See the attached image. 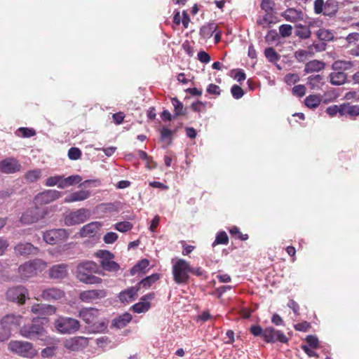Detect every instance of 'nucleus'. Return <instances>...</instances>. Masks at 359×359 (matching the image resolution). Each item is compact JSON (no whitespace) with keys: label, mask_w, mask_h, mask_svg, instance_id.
Returning a JSON list of instances; mask_svg holds the SVG:
<instances>
[{"label":"nucleus","mask_w":359,"mask_h":359,"mask_svg":"<svg viewBox=\"0 0 359 359\" xmlns=\"http://www.w3.org/2000/svg\"><path fill=\"white\" fill-rule=\"evenodd\" d=\"M44 215L45 213L41 212L36 205L35 207L29 208L23 212L20 221L23 224H32L43 218Z\"/></svg>","instance_id":"2eb2a0df"},{"label":"nucleus","mask_w":359,"mask_h":359,"mask_svg":"<svg viewBox=\"0 0 359 359\" xmlns=\"http://www.w3.org/2000/svg\"><path fill=\"white\" fill-rule=\"evenodd\" d=\"M348 115L350 116H356L359 115V106L351 105L349 103L342 104L341 116Z\"/></svg>","instance_id":"473e14b6"},{"label":"nucleus","mask_w":359,"mask_h":359,"mask_svg":"<svg viewBox=\"0 0 359 359\" xmlns=\"http://www.w3.org/2000/svg\"><path fill=\"white\" fill-rule=\"evenodd\" d=\"M100 311L95 308H83L79 311V316L87 324L92 325L93 331L100 332L106 329L107 323L104 321L97 323Z\"/></svg>","instance_id":"39448f33"},{"label":"nucleus","mask_w":359,"mask_h":359,"mask_svg":"<svg viewBox=\"0 0 359 359\" xmlns=\"http://www.w3.org/2000/svg\"><path fill=\"white\" fill-rule=\"evenodd\" d=\"M353 65V64L351 61L337 60L333 62L332 69L335 72H343L351 69Z\"/></svg>","instance_id":"f704fd0d"},{"label":"nucleus","mask_w":359,"mask_h":359,"mask_svg":"<svg viewBox=\"0 0 359 359\" xmlns=\"http://www.w3.org/2000/svg\"><path fill=\"white\" fill-rule=\"evenodd\" d=\"M295 34L301 39H308L310 37L311 31L306 26L298 25Z\"/></svg>","instance_id":"09e8293b"},{"label":"nucleus","mask_w":359,"mask_h":359,"mask_svg":"<svg viewBox=\"0 0 359 359\" xmlns=\"http://www.w3.org/2000/svg\"><path fill=\"white\" fill-rule=\"evenodd\" d=\"M198 59L202 63L207 64L210 61V56L205 51H200L198 53Z\"/></svg>","instance_id":"774afa93"},{"label":"nucleus","mask_w":359,"mask_h":359,"mask_svg":"<svg viewBox=\"0 0 359 359\" xmlns=\"http://www.w3.org/2000/svg\"><path fill=\"white\" fill-rule=\"evenodd\" d=\"M229 242V237L225 231L219 232L215 238V241L212 243V247L217 245H226Z\"/></svg>","instance_id":"c03bdc74"},{"label":"nucleus","mask_w":359,"mask_h":359,"mask_svg":"<svg viewBox=\"0 0 359 359\" xmlns=\"http://www.w3.org/2000/svg\"><path fill=\"white\" fill-rule=\"evenodd\" d=\"M172 104L175 109V116H181L185 114V110L184 109V106L182 102H181L177 97L172 98Z\"/></svg>","instance_id":"79ce46f5"},{"label":"nucleus","mask_w":359,"mask_h":359,"mask_svg":"<svg viewBox=\"0 0 359 359\" xmlns=\"http://www.w3.org/2000/svg\"><path fill=\"white\" fill-rule=\"evenodd\" d=\"M90 196V191L89 190H79L72 192L67 196L64 199V202L66 203H70L74 202L83 201L88 198Z\"/></svg>","instance_id":"b1692460"},{"label":"nucleus","mask_w":359,"mask_h":359,"mask_svg":"<svg viewBox=\"0 0 359 359\" xmlns=\"http://www.w3.org/2000/svg\"><path fill=\"white\" fill-rule=\"evenodd\" d=\"M175 131L171 130L170 129L163 127L161 130V139L163 141H165L168 139L170 140V142H171V136Z\"/></svg>","instance_id":"13d9d810"},{"label":"nucleus","mask_w":359,"mask_h":359,"mask_svg":"<svg viewBox=\"0 0 359 359\" xmlns=\"http://www.w3.org/2000/svg\"><path fill=\"white\" fill-rule=\"evenodd\" d=\"M61 196V192L57 190L48 189L38 194L34 197V203L39 205H46L50 203Z\"/></svg>","instance_id":"4468645a"},{"label":"nucleus","mask_w":359,"mask_h":359,"mask_svg":"<svg viewBox=\"0 0 359 359\" xmlns=\"http://www.w3.org/2000/svg\"><path fill=\"white\" fill-rule=\"evenodd\" d=\"M11 336V332H10L9 330L5 328L1 325L0 327V342L5 341L8 340Z\"/></svg>","instance_id":"0e129e2a"},{"label":"nucleus","mask_w":359,"mask_h":359,"mask_svg":"<svg viewBox=\"0 0 359 359\" xmlns=\"http://www.w3.org/2000/svg\"><path fill=\"white\" fill-rule=\"evenodd\" d=\"M287 21L295 22L303 19V13L294 8H288L283 14Z\"/></svg>","instance_id":"c85d7f7f"},{"label":"nucleus","mask_w":359,"mask_h":359,"mask_svg":"<svg viewBox=\"0 0 359 359\" xmlns=\"http://www.w3.org/2000/svg\"><path fill=\"white\" fill-rule=\"evenodd\" d=\"M8 348L11 352L26 358H33L38 354L33 344L27 341L12 340L8 343Z\"/></svg>","instance_id":"20e7f679"},{"label":"nucleus","mask_w":359,"mask_h":359,"mask_svg":"<svg viewBox=\"0 0 359 359\" xmlns=\"http://www.w3.org/2000/svg\"><path fill=\"white\" fill-rule=\"evenodd\" d=\"M311 327L309 323L304 321L294 325V329L300 332H307Z\"/></svg>","instance_id":"338daca9"},{"label":"nucleus","mask_w":359,"mask_h":359,"mask_svg":"<svg viewBox=\"0 0 359 359\" xmlns=\"http://www.w3.org/2000/svg\"><path fill=\"white\" fill-rule=\"evenodd\" d=\"M172 273L175 283L177 285L187 284L190 278V264L184 259L172 260Z\"/></svg>","instance_id":"7ed1b4c3"},{"label":"nucleus","mask_w":359,"mask_h":359,"mask_svg":"<svg viewBox=\"0 0 359 359\" xmlns=\"http://www.w3.org/2000/svg\"><path fill=\"white\" fill-rule=\"evenodd\" d=\"M263 339L266 343H275L280 341L286 344L288 341V338L280 330H277L271 326L264 328Z\"/></svg>","instance_id":"ddd939ff"},{"label":"nucleus","mask_w":359,"mask_h":359,"mask_svg":"<svg viewBox=\"0 0 359 359\" xmlns=\"http://www.w3.org/2000/svg\"><path fill=\"white\" fill-rule=\"evenodd\" d=\"M308 55L309 51L305 50H298L294 53L295 58L299 62H304L306 59Z\"/></svg>","instance_id":"69168bd1"},{"label":"nucleus","mask_w":359,"mask_h":359,"mask_svg":"<svg viewBox=\"0 0 359 359\" xmlns=\"http://www.w3.org/2000/svg\"><path fill=\"white\" fill-rule=\"evenodd\" d=\"M139 291L137 286L130 287L119 293L118 298L123 303H128L135 300Z\"/></svg>","instance_id":"bb28decb"},{"label":"nucleus","mask_w":359,"mask_h":359,"mask_svg":"<svg viewBox=\"0 0 359 359\" xmlns=\"http://www.w3.org/2000/svg\"><path fill=\"white\" fill-rule=\"evenodd\" d=\"M46 267V263L39 259H33L20 265L18 268V272L20 278L26 280L34 276L37 271L43 270Z\"/></svg>","instance_id":"0eeeda50"},{"label":"nucleus","mask_w":359,"mask_h":359,"mask_svg":"<svg viewBox=\"0 0 359 359\" xmlns=\"http://www.w3.org/2000/svg\"><path fill=\"white\" fill-rule=\"evenodd\" d=\"M64 176L63 175H55L51 176L46 180L45 185L47 187L57 186L60 189H64V187H61L64 184Z\"/></svg>","instance_id":"e433bc0d"},{"label":"nucleus","mask_w":359,"mask_h":359,"mask_svg":"<svg viewBox=\"0 0 359 359\" xmlns=\"http://www.w3.org/2000/svg\"><path fill=\"white\" fill-rule=\"evenodd\" d=\"M316 35L320 40L330 41L333 38L332 33L325 29H320L317 31Z\"/></svg>","instance_id":"8fccbe9b"},{"label":"nucleus","mask_w":359,"mask_h":359,"mask_svg":"<svg viewBox=\"0 0 359 359\" xmlns=\"http://www.w3.org/2000/svg\"><path fill=\"white\" fill-rule=\"evenodd\" d=\"M81 156V151L77 147H71L68 151V157L71 160H78Z\"/></svg>","instance_id":"5fc2aeb1"},{"label":"nucleus","mask_w":359,"mask_h":359,"mask_svg":"<svg viewBox=\"0 0 359 359\" xmlns=\"http://www.w3.org/2000/svg\"><path fill=\"white\" fill-rule=\"evenodd\" d=\"M21 165L14 158H7L0 161V171L6 174H12L20 170Z\"/></svg>","instance_id":"6ab92c4d"},{"label":"nucleus","mask_w":359,"mask_h":359,"mask_svg":"<svg viewBox=\"0 0 359 359\" xmlns=\"http://www.w3.org/2000/svg\"><path fill=\"white\" fill-rule=\"evenodd\" d=\"M67 276V265L64 264L54 265L49 270V276L53 279H63Z\"/></svg>","instance_id":"a878e982"},{"label":"nucleus","mask_w":359,"mask_h":359,"mask_svg":"<svg viewBox=\"0 0 359 359\" xmlns=\"http://www.w3.org/2000/svg\"><path fill=\"white\" fill-rule=\"evenodd\" d=\"M41 176V170L40 169H34L29 170L25 174V179L29 182H35L40 179Z\"/></svg>","instance_id":"ea45409f"},{"label":"nucleus","mask_w":359,"mask_h":359,"mask_svg":"<svg viewBox=\"0 0 359 359\" xmlns=\"http://www.w3.org/2000/svg\"><path fill=\"white\" fill-rule=\"evenodd\" d=\"M279 39L280 36L276 29L269 30L265 36V41L268 43H273L274 42L278 41Z\"/></svg>","instance_id":"3c124183"},{"label":"nucleus","mask_w":359,"mask_h":359,"mask_svg":"<svg viewBox=\"0 0 359 359\" xmlns=\"http://www.w3.org/2000/svg\"><path fill=\"white\" fill-rule=\"evenodd\" d=\"M65 297V292L55 287H47L41 291L40 297L47 302H55Z\"/></svg>","instance_id":"f3484780"},{"label":"nucleus","mask_w":359,"mask_h":359,"mask_svg":"<svg viewBox=\"0 0 359 359\" xmlns=\"http://www.w3.org/2000/svg\"><path fill=\"white\" fill-rule=\"evenodd\" d=\"M96 255L100 258V265L105 271L110 272H116L119 270L120 266L118 263L113 261L114 255L108 250H99Z\"/></svg>","instance_id":"f8f14e48"},{"label":"nucleus","mask_w":359,"mask_h":359,"mask_svg":"<svg viewBox=\"0 0 359 359\" xmlns=\"http://www.w3.org/2000/svg\"><path fill=\"white\" fill-rule=\"evenodd\" d=\"M118 239V235L115 232H108L103 236V241L107 244H112Z\"/></svg>","instance_id":"6e6d98bb"},{"label":"nucleus","mask_w":359,"mask_h":359,"mask_svg":"<svg viewBox=\"0 0 359 359\" xmlns=\"http://www.w3.org/2000/svg\"><path fill=\"white\" fill-rule=\"evenodd\" d=\"M81 177L80 175H71L67 177H65L63 179L64 184L61 185V187H64V188L72 186L74 184L79 183L81 181Z\"/></svg>","instance_id":"49530a36"},{"label":"nucleus","mask_w":359,"mask_h":359,"mask_svg":"<svg viewBox=\"0 0 359 359\" xmlns=\"http://www.w3.org/2000/svg\"><path fill=\"white\" fill-rule=\"evenodd\" d=\"M231 93L233 98L238 100L244 95V90L238 85L232 86Z\"/></svg>","instance_id":"864d4df0"},{"label":"nucleus","mask_w":359,"mask_h":359,"mask_svg":"<svg viewBox=\"0 0 359 359\" xmlns=\"http://www.w3.org/2000/svg\"><path fill=\"white\" fill-rule=\"evenodd\" d=\"M306 341L308 346L313 348H316L319 346V341L316 336L309 335L306 337Z\"/></svg>","instance_id":"4d7b16f0"},{"label":"nucleus","mask_w":359,"mask_h":359,"mask_svg":"<svg viewBox=\"0 0 359 359\" xmlns=\"http://www.w3.org/2000/svg\"><path fill=\"white\" fill-rule=\"evenodd\" d=\"M6 298L11 302L23 304L29 299V292L25 287L17 285L8 289Z\"/></svg>","instance_id":"9b49d317"},{"label":"nucleus","mask_w":359,"mask_h":359,"mask_svg":"<svg viewBox=\"0 0 359 359\" xmlns=\"http://www.w3.org/2000/svg\"><path fill=\"white\" fill-rule=\"evenodd\" d=\"M15 252L18 255H34L39 252V248L30 243H19L14 248Z\"/></svg>","instance_id":"4be33fe9"},{"label":"nucleus","mask_w":359,"mask_h":359,"mask_svg":"<svg viewBox=\"0 0 359 359\" xmlns=\"http://www.w3.org/2000/svg\"><path fill=\"white\" fill-rule=\"evenodd\" d=\"M277 13H264V15L259 16L257 20V24L263 29L269 28L271 25L278 22Z\"/></svg>","instance_id":"5701e85b"},{"label":"nucleus","mask_w":359,"mask_h":359,"mask_svg":"<svg viewBox=\"0 0 359 359\" xmlns=\"http://www.w3.org/2000/svg\"><path fill=\"white\" fill-rule=\"evenodd\" d=\"M299 81V76L297 74H288L285 76V81L288 85H292Z\"/></svg>","instance_id":"680f3d73"},{"label":"nucleus","mask_w":359,"mask_h":359,"mask_svg":"<svg viewBox=\"0 0 359 359\" xmlns=\"http://www.w3.org/2000/svg\"><path fill=\"white\" fill-rule=\"evenodd\" d=\"M69 235L68 231L65 229H54L45 231L43 239L49 245H55L66 241Z\"/></svg>","instance_id":"9d476101"},{"label":"nucleus","mask_w":359,"mask_h":359,"mask_svg":"<svg viewBox=\"0 0 359 359\" xmlns=\"http://www.w3.org/2000/svg\"><path fill=\"white\" fill-rule=\"evenodd\" d=\"M133 226V224L128 221L120 222L114 225L116 230L122 233L131 230Z\"/></svg>","instance_id":"a18cd8bd"},{"label":"nucleus","mask_w":359,"mask_h":359,"mask_svg":"<svg viewBox=\"0 0 359 359\" xmlns=\"http://www.w3.org/2000/svg\"><path fill=\"white\" fill-rule=\"evenodd\" d=\"M313 9L316 14H323L330 18L334 17L339 9L338 2L335 0H315Z\"/></svg>","instance_id":"6e6552de"},{"label":"nucleus","mask_w":359,"mask_h":359,"mask_svg":"<svg viewBox=\"0 0 359 359\" xmlns=\"http://www.w3.org/2000/svg\"><path fill=\"white\" fill-rule=\"evenodd\" d=\"M88 345V339L84 337H74L64 341V347L70 351H79Z\"/></svg>","instance_id":"dca6fc26"},{"label":"nucleus","mask_w":359,"mask_h":359,"mask_svg":"<svg viewBox=\"0 0 359 359\" xmlns=\"http://www.w3.org/2000/svg\"><path fill=\"white\" fill-rule=\"evenodd\" d=\"M307 79V83L312 90H319L325 83L323 76L320 74L311 75Z\"/></svg>","instance_id":"c756f323"},{"label":"nucleus","mask_w":359,"mask_h":359,"mask_svg":"<svg viewBox=\"0 0 359 359\" xmlns=\"http://www.w3.org/2000/svg\"><path fill=\"white\" fill-rule=\"evenodd\" d=\"M99 271L100 269L95 262H83L77 266L76 278L85 284H99L101 283L102 279L93 275L99 273Z\"/></svg>","instance_id":"f03ea898"},{"label":"nucleus","mask_w":359,"mask_h":359,"mask_svg":"<svg viewBox=\"0 0 359 359\" xmlns=\"http://www.w3.org/2000/svg\"><path fill=\"white\" fill-rule=\"evenodd\" d=\"M217 27V26L215 22L208 23L201 28L200 35L204 39H209L216 31Z\"/></svg>","instance_id":"72a5a7b5"},{"label":"nucleus","mask_w":359,"mask_h":359,"mask_svg":"<svg viewBox=\"0 0 359 359\" xmlns=\"http://www.w3.org/2000/svg\"><path fill=\"white\" fill-rule=\"evenodd\" d=\"M306 93V88L304 85H297L292 88V94L298 97H303Z\"/></svg>","instance_id":"e2e57ef3"},{"label":"nucleus","mask_w":359,"mask_h":359,"mask_svg":"<svg viewBox=\"0 0 359 359\" xmlns=\"http://www.w3.org/2000/svg\"><path fill=\"white\" fill-rule=\"evenodd\" d=\"M154 298V293H149L143 296L140 301L134 304L132 309L135 313H141L147 312L151 307L150 301Z\"/></svg>","instance_id":"412c9836"},{"label":"nucleus","mask_w":359,"mask_h":359,"mask_svg":"<svg viewBox=\"0 0 359 359\" xmlns=\"http://www.w3.org/2000/svg\"><path fill=\"white\" fill-rule=\"evenodd\" d=\"M132 320V316L129 313H124L122 315L118 316L115 318L112 322L111 325L113 327H115L118 329L123 328L126 327Z\"/></svg>","instance_id":"cd10ccee"},{"label":"nucleus","mask_w":359,"mask_h":359,"mask_svg":"<svg viewBox=\"0 0 359 359\" xmlns=\"http://www.w3.org/2000/svg\"><path fill=\"white\" fill-rule=\"evenodd\" d=\"M22 317L20 315L8 314L0 320V325L9 330L10 332L19 326L22 323Z\"/></svg>","instance_id":"aec40b11"},{"label":"nucleus","mask_w":359,"mask_h":359,"mask_svg":"<svg viewBox=\"0 0 359 359\" xmlns=\"http://www.w3.org/2000/svg\"><path fill=\"white\" fill-rule=\"evenodd\" d=\"M321 102V97L318 95H310L304 100L305 105L310 109L317 108Z\"/></svg>","instance_id":"c9c22d12"},{"label":"nucleus","mask_w":359,"mask_h":359,"mask_svg":"<svg viewBox=\"0 0 359 359\" xmlns=\"http://www.w3.org/2000/svg\"><path fill=\"white\" fill-rule=\"evenodd\" d=\"M250 331L255 337L262 336L264 338V329H262L260 325H252L250 328Z\"/></svg>","instance_id":"052dcab7"},{"label":"nucleus","mask_w":359,"mask_h":359,"mask_svg":"<svg viewBox=\"0 0 359 359\" xmlns=\"http://www.w3.org/2000/svg\"><path fill=\"white\" fill-rule=\"evenodd\" d=\"M55 327L61 334H74L80 328V323L75 318L60 316L55 320Z\"/></svg>","instance_id":"423d86ee"},{"label":"nucleus","mask_w":359,"mask_h":359,"mask_svg":"<svg viewBox=\"0 0 359 359\" xmlns=\"http://www.w3.org/2000/svg\"><path fill=\"white\" fill-rule=\"evenodd\" d=\"M264 55H265V57L268 59V60L271 62L278 61L280 57L278 54L271 47L266 48L265 49Z\"/></svg>","instance_id":"de8ad7c7"},{"label":"nucleus","mask_w":359,"mask_h":359,"mask_svg":"<svg viewBox=\"0 0 359 359\" xmlns=\"http://www.w3.org/2000/svg\"><path fill=\"white\" fill-rule=\"evenodd\" d=\"M325 68V63L318 60H313L305 65L304 72L306 74L320 72Z\"/></svg>","instance_id":"7c9ffc66"},{"label":"nucleus","mask_w":359,"mask_h":359,"mask_svg":"<svg viewBox=\"0 0 359 359\" xmlns=\"http://www.w3.org/2000/svg\"><path fill=\"white\" fill-rule=\"evenodd\" d=\"M292 27L290 25L283 24L279 27L280 35L283 38L290 36L292 34Z\"/></svg>","instance_id":"603ef678"},{"label":"nucleus","mask_w":359,"mask_h":359,"mask_svg":"<svg viewBox=\"0 0 359 359\" xmlns=\"http://www.w3.org/2000/svg\"><path fill=\"white\" fill-rule=\"evenodd\" d=\"M341 104L340 105H332L326 109V112L330 116H334L337 114H339L341 116Z\"/></svg>","instance_id":"bf43d9fd"},{"label":"nucleus","mask_w":359,"mask_h":359,"mask_svg":"<svg viewBox=\"0 0 359 359\" xmlns=\"http://www.w3.org/2000/svg\"><path fill=\"white\" fill-rule=\"evenodd\" d=\"M90 211L86 208H80L68 212L65 217L67 226H74L84 223L89 218Z\"/></svg>","instance_id":"1a4fd4ad"},{"label":"nucleus","mask_w":359,"mask_h":359,"mask_svg":"<svg viewBox=\"0 0 359 359\" xmlns=\"http://www.w3.org/2000/svg\"><path fill=\"white\" fill-rule=\"evenodd\" d=\"M15 135L22 137H31L36 135V131L33 128H19L16 132Z\"/></svg>","instance_id":"a19ab883"},{"label":"nucleus","mask_w":359,"mask_h":359,"mask_svg":"<svg viewBox=\"0 0 359 359\" xmlns=\"http://www.w3.org/2000/svg\"><path fill=\"white\" fill-rule=\"evenodd\" d=\"M260 8L264 13H276V4L273 0H262Z\"/></svg>","instance_id":"58836bf2"},{"label":"nucleus","mask_w":359,"mask_h":359,"mask_svg":"<svg viewBox=\"0 0 359 359\" xmlns=\"http://www.w3.org/2000/svg\"><path fill=\"white\" fill-rule=\"evenodd\" d=\"M158 279H159V274L154 273V274L149 276L146 277L145 278L142 279L138 283L137 287H139V289L140 287L148 288L152 284H154L155 282H156Z\"/></svg>","instance_id":"4c0bfd02"},{"label":"nucleus","mask_w":359,"mask_h":359,"mask_svg":"<svg viewBox=\"0 0 359 359\" xmlns=\"http://www.w3.org/2000/svg\"><path fill=\"white\" fill-rule=\"evenodd\" d=\"M149 264V262L147 259H142L131 269L130 273L135 275L137 272L143 271L148 267Z\"/></svg>","instance_id":"37998d69"},{"label":"nucleus","mask_w":359,"mask_h":359,"mask_svg":"<svg viewBox=\"0 0 359 359\" xmlns=\"http://www.w3.org/2000/svg\"><path fill=\"white\" fill-rule=\"evenodd\" d=\"M101 226L102 224L100 222L88 223L81 229L80 236L81 237H93Z\"/></svg>","instance_id":"393cba45"},{"label":"nucleus","mask_w":359,"mask_h":359,"mask_svg":"<svg viewBox=\"0 0 359 359\" xmlns=\"http://www.w3.org/2000/svg\"><path fill=\"white\" fill-rule=\"evenodd\" d=\"M106 296L107 292L104 290H90L81 292L79 294V299L85 303H93Z\"/></svg>","instance_id":"a211bd4d"},{"label":"nucleus","mask_w":359,"mask_h":359,"mask_svg":"<svg viewBox=\"0 0 359 359\" xmlns=\"http://www.w3.org/2000/svg\"><path fill=\"white\" fill-rule=\"evenodd\" d=\"M45 320V318H33L31 323L25 324L20 328V334L22 337L32 341L45 340L47 337Z\"/></svg>","instance_id":"f257e3e1"},{"label":"nucleus","mask_w":359,"mask_h":359,"mask_svg":"<svg viewBox=\"0 0 359 359\" xmlns=\"http://www.w3.org/2000/svg\"><path fill=\"white\" fill-rule=\"evenodd\" d=\"M330 82L334 86H341L346 83L347 76L344 72H334L330 76Z\"/></svg>","instance_id":"2f4dec72"}]
</instances>
